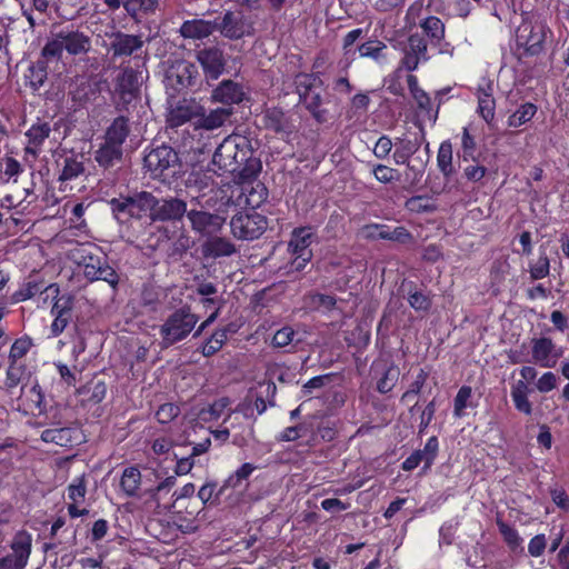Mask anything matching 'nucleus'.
I'll use <instances>...</instances> for the list:
<instances>
[{
	"mask_svg": "<svg viewBox=\"0 0 569 569\" xmlns=\"http://www.w3.org/2000/svg\"><path fill=\"white\" fill-rule=\"evenodd\" d=\"M313 233L310 228H297L292 231L291 239L289 241V250L293 256L303 257V259H311L312 252L309 249L312 242Z\"/></svg>",
	"mask_w": 569,
	"mask_h": 569,
	"instance_id": "393cba45",
	"label": "nucleus"
},
{
	"mask_svg": "<svg viewBox=\"0 0 569 569\" xmlns=\"http://www.w3.org/2000/svg\"><path fill=\"white\" fill-rule=\"evenodd\" d=\"M439 450V443L437 437H431L428 439L427 443L425 445V448L422 450H416L413 451L403 462H402V469L405 471H412L416 469L421 462H423V469H429Z\"/></svg>",
	"mask_w": 569,
	"mask_h": 569,
	"instance_id": "6ab92c4d",
	"label": "nucleus"
},
{
	"mask_svg": "<svg viewBox=\"0 0 569 569\" xmlns=\"http://www.w3.org/2000/svg\"><path fill=\"white\" fill-rule=\"evenodd\" d=\"M83 172L84 164L81 160H78L76 157H67L63 159L59 181L62 183L71 181L83 174Z\"/></svg>",
	"mask_w": 569,
	"mask_h": 569,
	"instance_id": "c9c22d12",
	"label": "nucleus"
},
{
	"mask_svg": "<svg viewBox=\"0 0 569 569\" xmlns=\"http://www.w3.org/2000/svg\"><path fill=\"white\" fill-rule=\"evenodd\" d=\"M50 132L51 127L48 122H37L32 124L26 132V137L28 138L26 152L37 156L44 140L49 138Z\"/></svg>",
	"mask_w": 569,
	"mask_h": 569,
	"instance_id": "cd10ccee",
	"label": "nucleus"
},
{
	"mask_svg": "<svg viewBox=\"0 0 569 569\" xmlns=\"http://www.w3.org/2000/svg\"><path fill=\"white\" fill-rule=\"evenodd\" d=\"M11 407L23 415H48L44 395L37 382L23 385L20 389V395L11 400Z\"/></svg>",
	"mask_w": 569,
	"mask_h": 569,
	"instance_id": "6e6552de",
	"label": "nucleus"
},
{
	"mask_svg": "<svg viewBox=\"0 0 569 569\" xmlns=\"http://www.w3.org/2000/svg\"><path fill=\"white\" fill-rule=\"evenodd\" d=\"M158 7V0H123L127 13L137 18L140 14L153 13Z\"/></svg>",
	"mask_w": 569,
	"mask_h": 569,
	"instance_id": "58836bf2",
	"label": "nucleus"
},
{
	"mask_svg": "<svg viewBox=\"0 0 569 569\" xmlns=\"http://www.w3.org/2000/svg\"><path fill=\"white\" fill-rule=\"evenodd\" d=\"M140 89L139 73L131 68H126L117 78L116 93L123 106L137 99Z\"/></svg>",
	"mask_w": 569,
	"mask_h": 569,
	"instance_id": "f3484780",
	"label": "nucleus"
},
{
	"mask_svg": "<svg viewBox=\"0 0 569 569\" xmlns=\"http://www.w3.org/2000/svg\"><path fill=\"white\" fill-rule=\"evenodd\" d=\"M202 114V107L193 99H182L172 104L167 113L170 128L180 127Z\"/></svg>",
	"mask_w": 569,
	"mask_h": 569,
	"instance_id": "ddd939ff",
	"label": "nucleus"
},
{
	"mask_svg": "<svg viewBox=\"0 0 569 569\" xmlns=\"http://www.w3.org/2000/svg\"><path fill=\"white\" fill-rule=\"evenodd\" d=\"M263 123L267 129L277 133H286L291 131L289 119L284 112L278 108H270L264 111Z\"/></svg>",
	"mask_w": 569,
	"mask_h": 569,
	"instance_id": "7c9ffc66",
	"label": "nucleus"
},
{
	"mask_svg": "<svg viewBox=\"0 0 569 569\" xmlns=\"http://www.w3.org/2000/svg\"><path fill=\"white\" fill-rule=\"evenodd\" d=\"M236 252L234 244L221 237H212L209 238L203 244H202V253L206 258H221V257H229Z\"/></svg>",
	"mask_w": 569,
	"mask_h": 569,
	"instance_id": "c85d7f7f",
	"label": "nucleus"
},
{
	"mask_svg": "<svg viewBox=\"0 0 569 569\" xmlns=\"http://www.w3.org/2000/svg\"><path fill=\"white\" fill-rule=\"evenodd\" d=\"M179 412L180 409L178 406L173 403H163L158 408L156 418L160 423H169L178 417Z\"/></svg>",
	"mask_w": 569,
	"mask_h": 569,
	"instance_id": "69168bd1",
	"label": "nucleus"
},
{
	"mask_svg": "<svg viewBox=\"0 0 569 569\" xmlns=\"http://www.w3.org/2000/svg\"><path fill=\"white\" fill-rule=\"evenodd\" d=\"M84 277L90 281L102 280L116 288L119 276L106 259L89 257L83 267Z\"/></svg>",
	"mask_w": 569,
	"mask_h": 569,
	"instance_id": "dca6fc26",
	"label": "nucleus"
},
{
	"mask_svg": "<svg viewBox=\"0 0 569 569\" xmlns=\"http://www.w3.org/2000/svg\"><path fill=\"white\" fill-rule=\"evenodd\" d=\"M295 83L300 102L318 122H325L327 120V111L321 109L322 97L320 88L322 80L320 77L313 73H299L296 77Z\"/></svg>",
	"mask_w": 569,
	"mask_h": 569,
	"instance_id": "0eeeda50",
	"label": "nucleus"
},
{
	"mask_svg": "<svg viewBox=\"0 0 569 569\" xmlns=\"http://www.w3.org/2000/svg\"><path fill=\"white\" fill-rule=\"evenodd\" d=\"M423 32L432 42L439 43L445 38V24L435 16H430L420 22Z\"/></svg>",
	"mask_w": 569,
	"mask_h": 569,
	"instance_id": "a19ab883",
	"label": "nucleus"
},
{
	"mask_svg": "<svg viewBox=\"0 0 569 569\" xmlns=\"http://www.w3.org/2000/svg\"><path fill=\"white\" fill-rule=\"evenodd\" d=\"M261 170V163L258 159L251 158L249 153H247V160L240 164L239 170L236 171L239 178L243 181H250L257 178Z\"/></svg>",
	"mask_w": 569,
	"mask_h": 569,
	"instance_id": "de8ad7c7",
	"label": "nucleus"
},
{
	"mask_svg": "<svg viewBox=\"0 0 569 569\" xmlns=\"http://www.w3.org/2000/svg\"><path fill=\"white\" fill-rule=\"evenodd\" d=\"M232 114V108L230 107H221L214 110H211L209 114L204 116L203 113L199 116L198 127L204 128L207 130H213L220 128L229 120Z\"/></svg>",
	"mask_w": 569,
	"mask_h": 569,
	"instance_id": "473e14b6",
	"label": "nucleus"
},
{
	"mask_svg": "<svg viewBox=\"0 0 569 569\" xmlns=\"http://www.w3.org/2000/svg\"><path fill=\"white\" fill-rule=\"evenodd\" d=\"M46 419L50 427L41 432V439L44 442L54 443L61 447H73L83 440V435L79 427L71 425L63 416L60 407H52Z\"/></svg>",
	"mask_w": 569,
	"mask_h": 569,
	"instance_id": "7ed1b4c3",
	"label": "nucleus"
},
{
	"mask_svg": "<svg viewBox=\"0 0 569 569\" xmlns=\"http://www.w3.org/2000/svg\"><path fill=\"white\" fill-rule=\"evenodd\" d=\"M109 38L111 40L109 51L112 52L113 58L131 56L140 50L144 43L141 36L128 34L121 31L111 33Z\"/></svg>",
	"mask_w": 569,
	"mask_h": 569,
	"instance_id": "a211bd4d",
	"label": "nucleus"
},
{
	"mask_svg": "<svg viewBox=\"0 0 569 569\" xmlns=\"http://www.w3.org/2000/svg\"><path fill=\"white\" fill-rule=\"evenodd\" d=\"M425 140V130L420 128L419 136L415 138L398 139L396 142V150L393 152V159L397 164H409V159L415 154L421 143Z\"/></svg>",
	"mask_w": 569,
	"mask_h": 569,
	"instance_id": "a878e982",
	"label": "nucleus"
},
{
	"mask_svg": "<svg viewBox=\"0 0 569 569\" xmlns=\"http://www.w3.org/2000/svg\"><path fill=\"white\" fill-rule=\"evenodd\" d=\"M372 174L381 183H390L399 178L398 170L385 164L373 166Z\"/></svg>",
	"mask_w": 569,
	"mask_h": 569,
	"instance_id": "bf43d9fd",
	"label": "nucleus"
},
{
	"mask_svg": "<svg viewBox=\"0 0 569 569\" xmlns=\"http://www.w3.org/2000/svg\"><path fill=\"white\" fill-rule=\"evenodd\" d=\"M427 378L428 372L425 371V369H420L415 381L410 385V388L402 395L401 400L407 401L411 397L418 395L425 386Z\"/></svg>",
	"mask_w": 569,
	"mask_h": 569,
	"instance_id": "774afa93",
	"label": "nucleus"
},
{
	"mask_svg": "<svg viewBox=\"0 0 569 569\" xmlns=\"http://www.w3.org/2000/svg\"><path fill=\"white\" fill-rule=\"evenodd\" d=\"M532 359L543 368H553V342L550 338H535L531 341Z\"/></svg>",
	"mask_w": 569,
	"mask_h": 569,
	"instance_id": "bb28decb",
	"label": "nucleus"
},
{
	"mask_svg": "<svg viewBox=\"0 0 569 569\" xmlns=\"http://www.w3.org/2000/svg\"><path fill=\"white\" fill-rule=\"evenodd\" d=\"M531 280L546 278L550 272V261L546 253L540 254L538 260L529 268Z\"/></svg>",
	"mask_w": 569,
	"mask_h": 569,
	"instance_id": "6e6d98bb",
	"label": "nucleus"
},
{
	"mask_svg": "<svg viewBox=\"0 0 569 569\" xmlns=\"http://www.w3.org/2000/svg\"><path fill=\"white\" fill-rule=\"evenodd\" d=\"M136 194H137V199H138L137 203H138V207L140 210V214L142 212H149V217H150V219H152L157 197H154L152 193L147 192V191H141Z\"/></svg>",
	"mask_w": 569,
	"mask_h": 569,
	"instance_id": "e2e57ef3",
	"label": "nucleus"
},
{
	"mask_svg": "<svg viewBox=\"0 0 569 569\" xmlns=\"http://www.w3.org/2000/svg\"><path fill=\"white\" fill-rule=\"evenodd\" d=\"M43 291L57 298L60 292V289L59 286L56 283L46 286L43 281L29 280L26 283H23L21 288L12 295L11 299L13 302H21L31 299L36 295L41 293Z\"/></svg>",
	"mask_w": 569,
	"mask_h": 569,
	"instance_id": "b1692460",
	"label": "nucleus"
},
{
	"mask_svg": "<svg viewBox=\"0 0 569 569\" xmlns=\"http://www.w3.org/2000/svg\"><path fill=\"white\" fill-rule=\"evenodd\" d=\"M143 167L153 179L174 177L180 171L177 151L166 144L151 149L143 158Z\"/></svg>",
	"mask_w": 569,
	"mask_h": 569,
	"instance_id": "423d86ee",
	"label": "nucleus"
},
{
	"mask_svg": "<svg viewBox=\"0 0 569 569\" xmlns=\"http://www.w3.org/2000/svg\"><path fill=\"white\" fill-rule=\"evenodd\" d=\"M187 213V203L182 199L157 198L152 221H178Z\"/></svg>",
	"mask_w": 569,
	"mask_h": 569,
	"instance_id": "2eb2a0df",
	"label": "nucleus"
},
{
	"mask_svg": "<svg viewBox=\"0 0 569 569\" xmlns=\"http://www.w3.org/2000/svg\"><path fill=\"white\" fill-rule=\"evenodd\" d=\"M217 30L230 40H239L244 37H251L254 33V21L242 11H227L220 23H217Z\"/></svg>",
	"mask_w": 569,
	"mask_h": 569,
	"instance_id": "1a4fd4ad",
	"label": "nucleus"
},
{
	"mask_svg": "<svg viewBox=\"0 0 569 569\" xmlns=\"http://www.w3.org/2000/svg\"><path fill=\"white\" fill-rule=\"evenodd\" d=\"M22 372L23 368L21 366H17V363L13 362L9 363L4 386L10 397L13 396V390L19 386Z\"/></svg>",
	"mask_w": 569,
	"mask_h": 569,
	"instance_id": "603ef678",
	"label": "nucleus"
},
{
	"mask_svg": "<svg viewBox=\"0 0 569 569\" xmlns=\"http://www.w3.org/2000/svg\"><path fill=\"white\" fill-rule=\"evenodd\" d=\"M256 467L251 463H243L236 472L224 481L223 487L237 488L243 480H247Z\"/></svg>",
	"mask_w": 569,
	"mask_h": 569,
	"instance_id": "864d4df0",
	"label": "nucleus"
},
{
	"mask_svg": "<svg viewBox=\"0 0 569 569\" xmlns=\"http://www.w3.org/2000/svg\"><path fill=\"white\" fill-rule=\"evenodd\" d=\"M397 379H398V369L393 368V367L387 369L386 372L383 373V376L377 382V390L380 393L389 392L393 388Z\"/></svg>",
	"mask_w": 569,
	"mask_h": 569,
	"instance_id": "680f3d73",
	"label": "nucleus"
},
{
	"mask_svg": "<svg viewBox=\"0 0 569 569\" xmlns=\"http://www.w3.org/2000/svg\"><path fill=\"white\" fill-rule=\"evenodd\" d=\"M71 503H82L87 495V479L84 475L76 477L67 487Z\"/></svg>",
	"mask_w": 569,
	"mask_h": 569,
	"instance_id": "37998d69",
	"label": "nucleus"
},
{
	"mask_svg": "<svg viewBox=\"0 0 569 569\" xmlns=\"http://www.w3.org/2000/svg\"><path fill=\"white\" fill-rule=\"evenodd\" d=\"M408 302L416 311H427L431 307V299L421 291L410 292Z\"/></svg>",
	"mask_w": 569,
	"mask_h": 569,
	"instance_id": "0e129e2a",
	"label": "nucleus"
},
{
	"mask_svg": "<svg viewBox=\"0 0 569 569\" xmlns=\"http://www.w3.org/2000/svg\"><path fill=\"white\" fill-rule=\"evenodd\" d=\"M387 46L380 40H369L358 47L359 56L379 60Z\"/></svg>",
	"mask_w": 569,
	"mask_h": 569,
	"instance_id": "8fccbe9b",
	"label": "nucleus"
},
{
	"mask_svg": "<svg viewBox=\"0 0 569 569\" xmlns=\"http://www.w3.org/2000/svg\"><path fill=\"white\" fill-rule=\"evenodd\" d=\"M198 74L196 64L186 60L176 61L167 71V87L177 92L193 87L197 83Z\"/></svg>",
	"mask_w": 569,
	"mask_h": 569,
	"instance_id": "9b49d317",
	"label": "nucleus"
},
{
	"mask_svg": "<svg viewBox=\"0 0 569 569\" xmlns=\"http://www.w3.org/2000/svg\"><path fill=\"white\" fill-rule=\"evenodd\" d=\"M363 34L362 29H353L349 31L342 39V51L343 58L341 62L345 68H348L350 63L356 59V50L352 49L355 42Z\"/></svg>",
	"mask_w": 569,
	"mask_h": 569,
	"instance_id": "79ce46f5",
	"label": "nucleus"
},
{
	"mask_svg": "<svg viewBox=\"0 0 569 569\" xmlns=\"http://www.w3.org/2000/svg\"><path fill=\"white\" fill-rule=\"evenodd\" d=\"M408 88L416 100L418 108L427 113L431 112V100L428 93L419 87L418 79L413 74L407 77Z\"/></svg>",
	"mask_w": 569,
	"mask_h": 569,
	"instance_id": "e433bc0d",
	"label": "nucleus"
},
{
	"mask_svg": "<svg viewBox=\"0 0 569 569\" xmlns=\"http://www.w3.org/2000/svg\"><path fill=\"white\" fill-rule=\"evenodd\" d=\"M472 389L469 386H462L455 398L453 416L461 418L465 416V409L468 406V401L471 398Z\"/></svg>",
	"mask_w": 569,
	"mask_h": 569,
	"instance_id": "5fc2aeb1",
	"label": "nucleus"
},
{
	"mask_svg": "<svg viewBox=\"0 0 569 569\" xmlns=\"http://www.w3.org/2000/svg\"><path fill=\"white\" fill-rule=\"evenodd\" d=\"M217 30V23L202 19L184 21L179 32L184 39L202 40L211 36Z\"/></svg>",
	"mask_w": 569,
	"mask_h": 569,
	"instance_id": "5701e85b",
	"label": "nucleus"
},
{
	"mask_svg": "<svg viewBox=\"0 0 569 569\" xmlns=\"http://www.w3.org/2000/svg\"><path fill=\"white\" fill-rule=\"evenodd\" d=\"M552 38V31L546 22L523 18L516 30V44L522 50V56L536 57L546 50L547 42Z\"/></svg>",
	"mask_w": 569,
	"mask_h": 569,
	"instance_id": "f03ea898",
	"label": "nucleus"
},
{
	"mask_svg": "<svg viewBox=\"0 0 569 569\" xmlns=\"http://www.w3.org/2000/svg\"><path fill=\"white\" fill-rule=\"evenodd\" d=\"M31 535L27 531H18L14 535L10 545L12 549V553L10 556H12V560L14 561V567L17 569H23L27 566L31 553Z\"/></svg>",
	"mask_w": 569,
	"mask_h": 569,
	"instance_id": "4be33fe9",
	"label": "nucleus"
},
{
	"mask_svg": "<svg viewBox=\"0 0 569 569\" xmlns=\"http://www.w3.org/2000/svg\"><path fill=\"white\" fill-rule=\"evenodd\" d=\"M296 332L290 327H283L279 329L272 338V346L277 348H283L290 345L293 340Z\"/></svg>",
	"mask_w": 569,
	"mask_h": 569,
	"instance_id": "338daca9",
	"label": "nucleus"
},
{
	"mask_svg": "<svg viewBox=\"0 0 569 569\" xmlns=\"http://www.w3.org/2000/svg\"><path fill=\"white\" fill-rule=\"evenodd\" d=\"M511 398L517 410L525 415H531L532 407L528 400V387L522 380H518L511 389Z\"/></svg>",
	"mask_w": 569,
	"mask_h": 569,
	"instance_id": "f704fd0d",
	"label": "nucleus"
},
{
	"mask_svg": "<svg viewBox=\"0 0 569 569\" xmlns=\"http://www.w3.org/2000/svg\"><path fill=\"white\" fill-rule=\"evenodd\" d=\"M244 96L246 93L241 84L232 80H223L212 91L211 99L214 102L231 106L234 103H240L243 100Z\"/></svg>",
	"mask_w": 569,
	"mask_h": 569,
	"instance_id": "aec40b11",
	"label": "nucleus"
},
{
	"mask_svg": "<svg viewBox=\"0 0 569 569\" xmlns=\"http://www.w3.org/2000/svg\"><path fill=\"white\" fill-rule=\"evenodd\" d=\"M91 38L82 31L76 29H62L44 44L42 57L49 60L61 58L63 50L70 56L87 54L91 49Z\"/></svg>",
	"mask_w": 569,
	"mask_h": 569,
	"instance_id": "f257e3e1",
	"label": "nucleus"
},
{
	"mask_svg": "<svg viewBox=\"0 0 569 569\" xmlns=\"http://www.w3.org/2000/svg\"><path fill=\"white\" fill-rule=\"evenodd\" d=\"M229 405V398H220L213 401L208 407L200 409V411L198 412V419L203 422H211L218 420Z\"/></svg>",
	"mask_w": 569,
	"mask_h": 569,
	"instance_id": "4c0bfd02",
	"label": "nucleus"
},
{
	"mask_svg": "<svg viewBox=\"0 0 569 569\" xmlns=\"http://www.w3.org/2000/svg\"><path fill=\"white\" fill-rule=\"evenodd\" d=\"M26 78L28 79L33 90H38L40 87H42L47 79L46 62L38 61L36 64L31 66Z\"/></svg>",
	"mask_w": 569,
	"mask_h": 569,
	"instance_id": "09e8293b",
	"label": "nucleus"
},
{
	"mask_svg": "<svg viewBox=\"0 0 569 569\" xmlns=\"http://www.w3.org/2000/svg\"><path fill=\"white\" fill-rule=\"evenodd\" d=\"M187 217L191 222L192 229L201 233L218 231L224 221V219L218 214L198 210L187 212Z\"/></svg>",
	"mask_w": 569,
	"mask_h": 569,
	"instance_id": "412c9836",
	"label": "nucleus"
},
{
	"mask_svg": "<svg viewBox=\"0 0 569 569\" xmlns=\"http://www.w3.org/2000/svg\"><path fill=\"white\" fill-rule=\"evenodd\" d=\"M129 132L128 119L123 116L117 117L108 127L104 134V141L122 147L129 136Z\"/></svg>",
	"mask_w": 569,
	"mask_h": 569,
	"instance_id": "2f4dec72",
	"label": "nucleus"
},
{
	"mask_svg": "<svg viewBox=\"0 0 569 569\" xmlns=\"http://www.w3.org/2000/svg\"><path fill=\"white\" fill-rule=\"evenodd\" d=\"M406 51L416 54L422 58L423 61L428 59L427 57V42L426 40L418 33L411 34L408 39V44L405 48Z\"/></svg>",
	"mask_w": 569,
	"mask_h": 569,
	"instance_id": "4d7b16f0",
	"label": "nucleus"
},
{
	"mask_svg": "<svg viewBox=\"0 0 569 569\" xmlns=\"http://www.w3.org/2000/svg\"><path fill=\"white\" fill-rule=\"evenodd\" d=\"M232 234L241 240L259 238L267 229V219L257 212L238 213L230 221Z\"/></svg>",
	"mask_w": 569,
	"mask_h": 569,
	"instance_id": "9d476101",
	"label": "nucleus"
},
{
	"mask_svg": "<svg viewBox=\"0 0 569 569\" xmlns=\"http://www.w3.org/2000/svg\"><path fill=\"white\" fill-rule=\"evenodd\" d=\"M437 162L440 171L446 177H449L452 173V147L450 142L445 141L440 144Z\"/></svg>",
	"mask_w": 569,
	"mask_h": 569,
	"instance_id": "a18cd8bd",
	"label": "nucleus"
},
{
	"mask_svg": "<svg viewBox=\"0 0 569 569\" xmlns=\"http://www.w3.org/2000/svg\"><path fill=\"white\" fill-rule=\"evenodd\" d=\"M306 305L312 309H323L327 311L332 310L336 307L337 300L331 295H323L318 292H311L305 298Z\"/></svg>",
	"mask_w": 569,
	"mask_h": 569,
	"instance_id": "c03bdc74",
	"label": "nucleus"
},
{
	"mask_svg": "<svg viewBox=\"0 0 569 569\" xmlns=\"http://www.w3.org/2000/svg\"><path fill=\"white\" fill-rule=\"evenodd\" d=\"M497 526L505 542L512 551H516L518 548L521 547L522 538L519 536L518 531L515 528L510 527L500 519H497Z\"/></svg>",
	"mask_w": 569,
	"mask_h": 569,
	"instance_id": "49530a36",
	"label": "nucleus"
},
{
	"mask_svg": "<svg viewBox=\"0 0 569 569\" xmlns=\"http://www.w3.org/2000/svg\"><path fill=\"white\" fill-rule=\"evenodd\" d=\"M123 154L122 147L111 144L104 141L96 151L94 159L100 167L110 168L121 161Z\"/></svg>",
	"mask_w": 569,
	"mask_h": 569,
	"instance_id": "c756f323",
	"label": "nucleus"
},
{
	"mask_svg": "<svg viewBox=\"0 0 569 569\" xmlns=\"http://www.w3.org/2000/svg\"><path fill=\"white\" fill-rule=\"evenodd\" d=\"M199 321L198 315L189 306H183L170 313L159 327L161 348H168L186 339Z\"/></svg>",
	"mask_w": 569,
	"mask_h": 569,
	"instance_id": "20e7f679",
	"label": "nucleus"
},
{
	"mask_svg": "<svg viewBox=\"0 0 569 569\" xmlns=\"http://www.w3.org/2000/svg\"><path fill=\"white\" fill-rule=\"evenodd\" d=\"M54 299L56 301L51 308L53 321L50 326V332L52 337H58L71 321L74 299L70 295H63Z\"/></svg>",
	"mask_w": 569,
	"mask_h": 569,
	"instance_id": "4468645a",
	"label": "nucleus"
},
{
	"mask_svg": "<svg viewBox=\"0 0 569 569\" xmlns=\"http://www.w3.org/2000/svg\"><path fill=\"white\" fill-rule=\"evenodd\" d=\"M382 239L391 240L399 243H408L411 241L412 236L405 227H396L393 229L383 224V234Z\"/></svg>",
	"mask_w": 569,
	"mask_h": 569,
	"instance_id": "13d9d810",
	"label": "nucleus"
},
{
	"mask_svg": "<svg viewBox=\"0 0 569 569\" xmlns=\"http://www.w3.org/2000/svg\"><path fill=\"white\" fill-rule=\"evenodd\" d=\"M141 483V473L136 467H128L123 470L120 479V488L128 496L137 495Z\"/></svg>",
	"mask_w": 569,
	"mask_h": 569,
	"instance_id": "72a5a7b5",
	"label": "nucleus"
},
{
	"mask_svg": "<svg viewBox=\"0 0 569 569\" xmlns=\"http://www.w3.org/2000/svg\"><path fill=\"white\" fill-rule=\"evenodd\" d=\"M197 60L208 80H217L224 71L226 58L219 47H207L197 52Z\"/></svg>",
	"mask_w": 569,
	"mask_h": 569,
	"instance_id": "f8f14e48",
	"label": "nucleus"
},
{
	"mask_svg": "<svg viewBox=\"0 0 569 569\" xmlns=\"http://www.w3.org/2000/svg\"><path fill=\"white\" fill-rule=\"evenodd\" d=\"M537 113V106L531 102L521 104L512 114L508 118V126L510 128H519L522 124L529 122Z\"/></svg>",
	"mask_w": 569,
	"mask_h": 569,
	"instance_id": "ea45409f",
	"label": "nucleus"
},
{
	"mask_svg": "<svg viewBox=\"0 0 569 569\" xmlns=\"http://www.w3.org/2000/svg\"><path fill=\"white\" fill-rule=\"evenodd\" d=\"M496 101L493 97L485 94V98H478V112L486 122L495 118Z\"/></svg>",
	"mask_w": 569,
	"mask_h": 569,
	"instance_id": "052dcab7",
	"label": "nucleus"
},
{
	"mask_svg": "<svg viewBox=\"0 0 569 569\" xmlns=\"http://www.w3.org/2000/svg\"><path fill=\"white\" fill-rule=\"evenodd\" d=\"M247 140L240 136L227 137L216 149L212 157V166L223 172L236 173L240 164L247 160Z\"/></svg>",
	"mask_w": 569,
	"mask_h": 569,
	"instance_id": "39448f33",
	"label": "nucleus"
},
{
	"mask_svg": "<svg viewBox=\"0 0 569 569\" xmlns=\"http://www.w3.org/2000/svg\"><path fill=\"white\" fill-rule=\"evenodd\" d=\"M31 346L32 341L29 337H22L17 339L10 348L9 361L17 363L19 359L23 358L28 353Z\"/></svg>",
	"mask_w": 569,
	"mask_h": 569,
	"instance_id": "3c124183",
	"label": "nucleus"
}]
</instances>
